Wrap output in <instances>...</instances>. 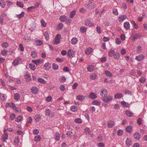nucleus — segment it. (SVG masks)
Instances as JSON below:
<instances>
[{"mask_svg": "<svg viewBox=\"0 0 147 147\" xmlns=\"http://www.w3.org/2000/svg\"><path fill=\"white\" fill-rule=\"evenodd\" d=\"M123 131L121 129L119 130L117 132V134L119 136H122L123 134Z\"/></svg>", "mask_w": 147, "mask_h": 147, "instance_id": "63", "label": "nucleus"}, {"mask_svg": "<svg viewBox=\"0 0 147 147\" xmlns=\"http://www.w3.org/2000/svg\"><path fill=\"white\" fill-rule=\"evenodd\" d=\"M98 77L97 75L95 73H92L90 76V78L91 80H95Z\"/></svg>", "mask_w": 147, "mask_h": 147, "instance_id": "24", "label": "nucleus"}, {"mask_svg": "<svg viewBox=\"0 0 147 147\" xmlns=\"http://www.w3.org/2000/svg\"><path fill=\"white\" fill-rule=\"evenodd\" d=\"M74 122L76 123H82V121L80 119L77 118L74 119Z\"/></svg>", "mask_w": 147, "mask_h": 147, "instance_id": "50", "label": "nucleus"}, {"mask_svg": "<svg viewBox=\"0 0 147 147\" xmlns=\"http://www.w3.org/2000/svg\"><path fill=\"white\" fill-rule=\"evenodd\" d=\"M20 142V139L18 137L15 138L14 139V142L16 144H18Z\"/></svg>", "mask_w": 147, "mask_h": 147, "instance_id": "60", "label": "nucleus"}, {"mask_svg": "<svg viewBox=\"0 0 147 147\" xmlns=\"http://www.w3.org/2000/svg\"><path fill=\"white\" fill-rule=\"evenodd\" d=\"M131 23L132 24L133 26L135 27L136 29H138V25L135 23L134 21H131Z\"/></svg>", "mask_w": 147, "mask_h": 147, "instance_id": "38", "label": "nucleus"}, {"mask_svg": "<svg viewBox=\"0 0 147 147\" xmlns=\"http://www.w3.org/2000/svg\"><path fill=\"white\" fill-rule=\"evenodd\" d=\"M121 103L122 105L125 107H128L129 106V104L128 103L125 102V101H121Z\"/></svg>", "mask_w": 147, "mask_h": 147, "instance_id": "46", "label": "nucleus"}, {"mask_svg": "<svg viewBox=\"0 0 147 147\" xmlns=\"http://www.w3.org/2000/svg\"><path fill=\"white\" fill-rule=\"evenodd\" d=\"M59 68L58 65L55 63H53V68L54 70L57 69Z\"/></svg>", "mask_w": 147, "mask_h": 147, "instance_id": "55", "label": "nucleus"}, {"mask_svg": "<svg viewBox=\"0 0 147 147\" xmlns=\"http://www.w3.org/2000/svg\"><path fill=\"white\" fill-rule=\"evenodd\" d=\"M115 52L114 50H110L108 52V55L109 57H112L113 56Z\"/></svg>", "mask_w": 147, "mask_h": 147, "instance_id": "17", "label": "nucleus"}, {"mask_svg": "<svg viewBox=\"0 0 147 147\" xmlns=\"http://www.w3.org/2000/svg\"><path fill=\"white\" fill-rule=\"evenodd\" d=\"M142 51L141 47L139 45L137 47V52L138 53H140Z\"/></svg>", "mask_w": 147, "mask_h": 147, "instance_id": "51", "label": "nucleus"}, {"mask_svg": "<svg viewBox=\"0 0 147 147\" xmlns=\"http://www.w3.org/2000/svg\"><path fill=\"white\" fill-rule=\"evenodd\" d=\"M107 92L106 89L103 88L101 89V92L100 95L102 97V100L105 103L109 102L113 99V97L111 96L107 97Z\"/></svg>", "mask_w": 147, "mask_h": 147, "instance_id": "1", "label": "nucleus"}, {"mask_svg": "<svg viewBox=\"0 0 147 147\" xmlns=\"http://www.w3.org/2000/svg\"><path fill=\"white\" fill-rule=\"evenodd\" d=\"M134 137L136 140H139L141 138V135L138 132H136L134 134Z\"/></svg>", "mask_w": 147, "mask_h": 147, "instance_id": "9", "label": "nucleus"}, {"mask_svg": "<svg viewBox=\"0 0 147 147\" xmlns=\"http://www.w3.org/2000/svg\"><path fill=\"white\" fill-rule=\"evenodd\" d=\"M142 34L141 33H136L134 34L133 33L131 34V38L132 40H135L136 39L139 38L142 36Z\"/></svg>", "mask_w": 147, "mask_h": 147, "instance_id": "4", "label": "nucleus"}, {"mask_svg": "<svg viewBox=\"0 0 147 147\" xmlns=\"http://www.w3.org/2000/svg\"><path fill=\"white\" fill-rule=\"evenodd\" d=\"M132 130V127L131 126H128L126 128V131L129 133H130Z\"/></svg>", "mask_w": 147, "mask_h": 147, "instance_id": "28", "label": "nucleus"}, {"mask_svg": "<svg viewBox=\"0 0 147 147\" xmlns=\"http://www.w3.org/2000/svg\"><path fill=\"white\" fill-rule=\"evenodd\" d=\"M87 28L85 26H82L80 28V31L82 33H85L87 30Z\"/></svg>", "mask_w": 147, "mask_h": 147, "instance_id": "33", "label": "nucleus"}, {"mask_svg": "<svg viewBox=\"0 0 147 147\" xmlns=\"http://www.w3.org/2000/svg\"><path fill=\"white\" fill-rule=\"evenodd\" d=\"M5 3L4 0L0 1V5L2 8H5Z\"/></svg>", "mask_w": 147, "mask_h": 147, "instance_id": "30", "label": "nucleus"}, {"mask_svg": "<svg viewBox=\"0 0 147 147\" xmlns=\"http://www.w3.org/2000/svg\"><path fill=\"white\" fill-rule=\"evenodd\" d=\"M123 96V95L121 93H117L115 94V98L116 99L121 98Z\"/></svg>", "mask_w": 147, "mask_h": 147, "instance_id": "37", "label": "nucleus"}, {"mask_svg": "<svg viewBox=\"0 0 147 147\" xmlns=\"http://www.w3.org/2000/svg\"><path fill=\"white\" fill-rule=\"evenodd\" d=\"M23 117L22 116L19 115L17 117L16 119V121L18 122H20L23 119Z\"/></svg>", "mask_w": 147, "mask_h": 147, "instance_id": "31", "label": "nucleus"}, {"mask_svg": "<svg viewBox=\"0 0 147 147\" xmlns=\"http://www.w3.org/2000/svg\"><path fill=\"white\" fill-rule=\"evenodd\" d=\"M92 51V49L91 48L88 47L86 49L85 52L87 55H89L91 53Z\"/></svg>", "mask_w": 147, "mask_h": 147, "instance_id": "19", "label": "nucleus"}, {"mask_svg": "<svg viewBox=\"0 0 147 147\" xmlns=\"http://www.w3.org/2000/svg\"><path fill=\"white\" fill-rule=\"evenodd\" d=\"M66 79L64 76H61L59 78V81L62 82H65L66 81Z\"/></svg>", "mask_w": 147, "mask_h": 147, "instance_id": "57", "label": "nucleus"}, {"mask_svg": "<svg viewBox=\"0 0 147 147\" xmlns=\"http://www.w3.org/2000/svg\"><path fill=\"white\" fill-rule=\"evenodd\" d=\"M112 13L115 16H117L118 15V10L117 9H113V10Z\"/></svg>", "mask_w": 147, "mask_h": 147, "instance_id": "47", "label": "nucleus"}, {"mask_svg": "<svg viewBox=\"0 0 147 147\" xmlns=\"http://www.w3.org/2000/svg\"><path fill=\"white\" fill-rule=\"evenodd\" d=\"M40 60L39 59L34 60L32 61V62L34 63L36 65H39L40 63Z\"/></svg>", "mask_w": 147, "mask_h": 147, "instance_id": "39", "label": "nucleus"}, {"mask_svg": "<svg viewBox=\"0 0 147 147\" xmlns=\"http://www.w3.org/2000/svg\"><path fill=\"white\" fill-rule=\"evenodd\" d=\"M8 45V43L6 42H4L2 44V47L4 48H7Z\"/></svg>", "mask_w": 147, "mask_h": 147, "instance_id": "53", "label": "nucleus"}, {"mask_svg": "<svg viewBox=\"0 0 147 147\" xmlns=\"http://www.w3.org/2000/svg\"><path fill=\"white\" fill-rule=\"evenodd\" d=\"M44 35L45 37L46 40H49V37L48 32L47 31H45L44 33Z\"/></svg>", "mask_w": 147, "mask_h": 147, "instance_id": "36", "label": "nucleus"}, {"mask_svg": "<svg viewBox=\"0 0 147 147\" xmlns=\"http://www.w3.org/2000/svg\"><path fill=\"white\" fill-rule=\"evenodd\" d=\"M40 22L42 26L44 27H45L47 24L45 21L42 19H41Z\"/></svg>", "mask_w": 147, "mask_h": 147, "instance_id": "61", "label": "nucleus"}, {"mask_svg": "<svg viewBox=\"0 0 147 147\" xmlns=\"http://www.w3.org/2000/svg\"><path fill=\"white\" fill-rule=\"evenodd\" d=\"M73 133L70 131H67V132L66 135L69 138H71Z\"/></svg>", "mask_w": 147, "mask_h": 147, "instance_id": "64", "label": "nucleus"}, {"mask_svg": "<svg viewBox=\"0 0 147 147\" xmlns=\"http://www.w3.org/2000/svg\"><path fill=\"white\" fill-rule=\"evenodd\" d=\"M17 5L20 7L23 8L24 7L23 3L20 1H18L16 2Z\"/></svg>", "mask_w": 147, "mask_h": 147, "instance_id": "34", "label": "nucleus"}, {"mask_svg": "<svg viewBox=\"0 0 147 147\" xmlns=\"http://www.w3.org/2000/svg\"><path fill=\"white\" fill-rule=\"evenodd\" d=\"M126 145L127 146H130L132 144L131 139L129 138H127L125 142Z\"/></svg>", "mask_w": 147, "mask_h": 147, "instance_id": "21", "label": "nucleus"}, {"mask_svg": "<svg viewBox=\"0 0 147 147\" xmlns=\"http://www.w3.org/2000/svg\"><path fill=\"white\" fill-rule=\"evenodd\" d=\"M76 98L79 101H82L85 99V98L82 95H79L76 96Z\"/></svg>", "mask_w": 147, "mask_h": 147, "instance_id": "18", "label": "nucleus"}, {"mask_svg": "<svg viewBox=\"0 0 147 147\" xmlns=\"http://www.w3.org/2000/svg\"><path fill=\"white\" fill-rule=\"evenodd\" d=\"M146 79L143 77L142 76L139 79V81L142 83H143L145 82Z\"/></svg>", "mask_w": 147, "mask_h": 147, "instance_id": "62", "label": "nucleus"}, {"mask_svg": "<svg viewBox=\"0 0 147 147\" xmlns=\"http://www.w3.org/2000/svg\"><path fill=\"white\" fill-rule=\"evenodd\" d=\"M31 91L33 94H36L38 93V90L37 88L35 87H33L31 89Z\"/></svg>", "mask_w": 147, "mask_h": 147, "instance_id": "11", "label": "nucleus"}, {"mask_svg": "<svg viewBox=\"0 0 147 147\" xmlns=\"http://www.w3.org/2000/svg\"><path fill=\"white\" fill-rule=\"evenodd\" d=\"M51 65L48 62L45 63L44 65V67L45 69L48 70L49 69L51 68Z\"/></svg>", "mask_w": 147, "mask_h": 147, "instance_id": "15", "label": "nucleus"}, {"mask_svg": "<svg viewBox=\"0 0 147 147\" xmlns=\"http://www.w3.org/2000/svg\"><path fill=\"white\" fill-rule=\"evenodd\" d=\"M85 25L86 26H93L94 25V23L93 22L91 23L90 20L89 19L86 20L85 21Z\"/></svg>", "mask_w": 147, "mask_h": 147, "instance_id": "12", "label": "nucleus"}, {"mask_svg": "<svg viewBox=\"0 0 147 147\" xmlns=\"http://www.w3.org/2000/svg\"><path fill=\"white\" fill-rule=\"evenodd\" d=\"M38 80L39 82L42 84H45L46 83V81L44 80L41 78L38 79Z\"/></svg>", "mask_w": 147, "mask_h": 147, "instance_id": "52", "label": "nucleus"}, {"mask_svg": "<svg viewBox=\"0 0 147 147\" xmlns=\"http://www.w3.org/2000/svg\"><path fill=\"white\" fill-rule=\"evenodd\" d=\"M21 57H18L17 59L14 60L13 62V64L14 65H18L20 63V61H21Z\"/></svg>", "mask_w": 147, "mask_h": 147, "instance_id": "8", "label": "nucleus"}, {"mask_svg": "<svg viewBox=\"0 0 147 147\" xmlns=\"http://www.w3.org/2000/svg\"><path fill=\"white\" fill-rule=\"evenodd\" d=\"M92 104L98 106L100 104V102L97 100H94L92 102Z\"/></svg>", "mask_w": 147, "mask_h": 147, "instance_id": "42", "label": "nucleus"}, {"mask_svg": "<svg viewBox=\"0 0 147 147\" xmlns=\"http://www.w3.org/2000/svg\"><path fill=\"white\" fill-rule=\"evenodd\" d=\"M46 114L51 117H53L54 116V114L53 113H51L49 109L47 108L46 109Z\"/></svg>", "mask_w": 147, "mask_h": 147, "instance_id": "7", "label": "nucleus"}, {"mask_svg": "<svg viewBox=\"0 0 147 147\" xmlns=\"http://www.w3.org/2000/svg\"><path fill=\"white\" fill-rule=\"evenodd\" d=\"M31 55L33 57L35 58L37 57V53L34 51H32L31 53Z\"/></svg>", "mask_w": 147, "mask_h": 147, "instance_id": "45", "label": "nucleus"}, {"mask_svg": "<svg viewBox=\"0 0 147 147\" xmlns=\"http://www.w3.org/2000/svg\"><path fill=\"white\" fill-rule=\"evenodd\" d=\"M76 10H74L72 11L70 13V17L71 18H73L74 16L76 15Z\"/></svg>", "mask_w": 147, "mask_h": 147, "instance_id": "35", "label": "nucleus"}, {"mask_svg": "<svg viewBox=\"0 0 147 147\" xmlns=\"http://www.w3.org/2000/svg\"><path fill=\"white\" fill-rule=\"evenodd\" d=\"M34 119L36 122L39 121L40 119V116L39 115H36L34 117Z\"/></svg>", "mask_w": 147, "mask_h": 147, "instance_id": "43", "label": "nucleus"}, {"mask_svg": "<svg viewBox=\"0 0 147 147\" xmlns=\"http://www.w3.org/2000/svg\"><path fill=\"white\" fill-rule=\"evenodd\" d=\"M29 68L31 69L34 70L36 69V67L33 64H30L29 65Z\"/></svg>", "mask_w": 147, "mask_h": 147, "instance_id": "54", "label": "nucleus"}, {"mask_svg": "<svg viewBox=\"0 0 147 147\" xmlns=\"http://www.w3.org/2000/svg\"><path fill=\"white\" fill-rule=\"evenodd\" d=\"M55 139L59 141L60 138V136L59 132H57L55 133Z\"/></svg>", "mask_w": 147, "mask_h": 147, "instance_id": "29", "label": "nucleus"}, {"mask_svg": "<svg viewBox=\"0 0 147 147\" xmlns=\"http://www.w3.org/2000/svg\"><path fill=\"white\" fill-rule=\"evenodd\" d=\"M67 18L66 16H61L59 18V20L61 22H64L67 20Z\"/></svg>", "mask_w": 147, "mask_h": 147, "instance_id": "20", "label": "nucleus"}, {"mask_svg": "<svg viewBox=\"0 0 147 147\" xmlns=\"http://www.w3.org/2000/svg\"><path fill=\"white\" fill-rule=\"evenodd\" d=\"M89 97L92 99H94L97 98V96L94 93H91L89 95Z\"/></svg>", "mask_w": 147, "mask_h": 147, "instance_id": "23", "label": "nucleus"}, {"mask_svg": "<svg viewBox=\"0 0 147 147\" xmlns=\"http://www.w3.org/2000/svg\"><path fill=\"white\" fill-rule=\"evenodd\" d=\"M42 43L43 42L42 40H37L35 41V44L36 46H39L41 45Z\"/></svg>", "mask_w": 147, "mask_h": 147, "instance_id": "26", "label": "nucleus"}, {"mask_svg": "<svg viewBox=\"0 0 147 147\" xmlns=\"http://www.w3.org/2000/svg\"><path fill=\"white\" fill-rule=\"evenodd\" d=\"M87 69L88 71L92 72L94 69V66L92 65H89L88 66Z\"/></svg>", "mask_w": 147, "mask_h": 147, "instance_id": "27", "label": "nucleus"}, {"mask_svg": "<svg viewBox=\"0 0 147 147\" xmlns=\"http://www.w3.org/2000/svg\"><path fill=\"white\" fill-rule=\"evenodd\" d=\"M124 28L126 30H129L130 28V24L128 22H125L123 24Z\"/></svg>", "mask_w": 147, "mask_h": 147, "instance_id": "13", "label": "nucleus"}, {"mask_svg": "<svg viewBox=\"0 0 147 147\" xmlns=\"http://www.w3.org/2000/svg\"><path fill=\"white\" fill-rule=\"evenodd\" d=\"M93 0H89L88 3L87 5V7L89 9H92L95 7L94 3H93Z\"/></svg>", "mask_w": 147, "mask_h": 147, "instance_id": "3", "label": "nucleus"}, {"mask_svg": "<svg viewBox=\"0 0 147 147\" xmlns=\"http://www.w3.org/2000/svg\"><path fill=\"white\" fill-rule=\"evenodd\" d=\"M105 73L107 76L110 77H111L112 76V74L110 72L108 71H105Z\"/></svg>", "mask_w": 147, "mask_h": 147, "instance_id": "58", "label": "nucleus"}, {"mask_svg": "<svg viewBox=\"0 0 147 147\" xmlns=\"http://www.w3.org/2000/svg\"><path fill=\"white\" fill-rule=\"evenodd\" d=\"M85 133L86 134H88V135L92 138H93L94 135L93 134H92L90 133L91 131L90 129L88 128H86L85 129Z\"/></svg>", "mask_w": 147, "mask_h": 147, "instance_id": "6", "label": "nucleus"}, {"mask_svg": "<svg viewBox=\"0 0 147 147\" xmlns=\"http://www.w3.org/2000/svg\"><path fill=\"white\" fill-rule=\"evenodd\" d=\"M61 35L59 34H58L56 36L55 39L54 40V43L55 45H57L60 43V39Z\"/></svg>", "mask_w": 147, "mask_h": 147, "instance_id": "2", "label": "nucleus"}, {"mask_svg": "<svg viewBox=\"0 0 147 147\" xmlns=\"http://www.w3.org/2000/svg\"><path fill=\"white\" fill-rule=\"evenodd\" d=\"M8 138V134H7L5 133L2 136V140L3 141H5Z\"/></svg>", "mask_w": 147, "mask_h": 147, "instance_id": "40", "label": "nucleus"}, {"mask_svg": "<svg viewBox=\"0 0 147 147\" xmlns=\"http://www.w3.org/2000/svg\"><path fill=\"white\" fill-rule=\"evenodd\" d=\"M115 124V123L113 121H111L108 122L107 125L109 127L112 128L114 126Z\"/></svg>", "mask_w": 147, "mask_h": 147, "instance_id": "16", "label": "nucleus"}, {"mask_svg": "<svg viewBox=\"0 0 147 147\" xmlns=\"http://www.w3.org/2000/svg\"><path fill=\"white\" fill-rule=\"evenodd\" d=\"M126 115L129 117H132L134 115V114L130 111L127 110L125 111Z\"/></svg>", "mask_w": 147, "mask_h": 147, "instance_id": "22", "label": "nucleus"}, {"mask_svg": "<svg viewBox=\"0 0 147 147\" xmlns=\"http://www.w3.org/2000/svg\"><path fill=\"white\" fill-rule=\"evenodd\" d=\"M70 110L73 112H76L77 111V107L74 106H72L70 108Z\"/></svg>", "mask_w": 147, "mask_h": 147, "instance_id": "48", "label": "nucleus"}, {"mask_svg": "<svg viewBox=\"0 0 147 147\" xmlns=\"http://www.w3.org/2000/svg\"><path fill=\"white\" fill-rule=\"evenodd\" d=\"M78 42V39L76 37L73 38L71 40V43L74 45L76 44Z\"/></svg>", "mask_w": 147, "mask_h": 147, "instance_id": "25", "label": "nucleus"}, {"mask_svg": "<svg viewBox=\"0 0 147 147\" xmlns=\"http://www.w3.org/2000/svg\"><path fill=\"white\" fill-rule=\"evenodd\" d=\"M8 51L7 50L4 49L1 52V54L3 56H5L7 54Z\"/></svg>", "mask_w": 147, "mask_h": 147, "instance_id": "59", "label": "nucleus"}, {"mask_svg": "<svg viewBox=\"0 0 147 147\" xmlns=\"http://www.w3.org/2000/svg\"><path fill=\"white\" fill-rule=\"evenodd\" d=\"M120 57V55L119 53H115V55L113 56V58L116 59H118Z\"/></svg>", "mask_w": 147, "mask_h": 147, "instance_id": "32", "label": "nucleus"}, {"mask_svg": "<svg viewBox=\"0 0 147 147\" xmlns=\"http://www.w3.org/2000/svg\"><path fill=\"white\" fill-rule=\"evenodd\" d=\"M40 140L41 137L40 136H36L34 138V140L36 142H39Z\"/></svg>", "mask_w": 147, "mask_h": 147, "instance_id": "49", "label": "nucleus"}, {"mask_svg": "<svg viewBox=\"0 0 147 147\" xmlns=\"http://www.w3.org/2000/svg\"><path fill=\"white\" fill-rule=\"evenodd\" d=\"M68 56L70 57H73L75 56V53L72 49H69L68 51Z\"/></svg>", "mask_w": 147, "mask_h": 147, "instance_id": "5", "label": "nucleus"}, {"mask_svg": "<svg viewBox=\"0 0 147 147\" xmlns=\"http://www.w3.org/2000/svg\"><path fill=\"white\" fill-rule=\"evenodd\" d=\"M127 18V16L125 15L120 16L118 18V20L119 22H122Z\"/></svg>", "mask_w": 147, "mask_h": 147, "instance_id": "10", "label": "nucleus"}, {"mask_svg": "<svg viewBox=\"0 0 147 147\" xmlns=\"http://www.w3.org/2000/svg\"><path fill=\"white\" fill-rule=\"evenodd\" d=\"M14 99L16 100H18L20 98L19 94L18 93H16L14 95Z\"/></svg>", "mask_w": 147, "mask_h": 147, "instance_id": "44", "label": "nucleus"}, {"mask_svg": "<svg viewBox=\"0 0 147 147\" xmlns=\"http://www.w3.org/2000/svg\"><path fill=\"white\" fill-rule=\"evenodd\" d=\"M144 58L143 55L141 54L138 56H136L135 59L139 61H141Z\"/></svg>", "mask_w": 147, "mask_h": 147, "instance_id": "14", "label": "nucleus"}, {"mask_svg": "<svg viewBox=\"0 0 147 147\" xmlns=\"http://www.w3.org/2000/svg\"><path fill=\"white\" fill-rule=\"evenodd\" d=\"M24 12L23 11L20 14L17 15V17L19 19H20L22 18L24 16Z\"/></svg>", "mask_w": 147, "mask_h": 147, "instance_id": "41", "label": "nucleus"}, {"mask_svg": "<svg viewBox=\"0 0 147 147\" xmlns=\"http://www.w3.org/2000/svg\"><path fill=\"white\" fill-rule=\"evenodd\" d=\"M63 24L61 23H60L58 24L57 26V28L58 30H61L63 28Z\"/></svg>", "mask_w": 147, "mask_h": 147, "instance_id": "56", "label": "nucleus"}]
</instances>
